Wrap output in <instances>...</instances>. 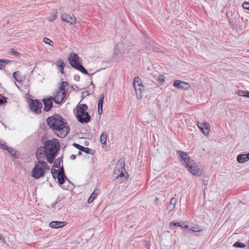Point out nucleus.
<instances>
[{"instance_id":"6e6552de","label":"nucleus","mask_w":249,"mask_h":249,"mask_svg":"<svg viewBox=\"0 0 249 249\" xmlns=\"http://www.w3.org/2000/svg\"><path fill=\"white\" fill-rule=\"evenodd\" d=\"M28 103L30 109L32 111L37 115L41 113L42 104L39 100L30 99Z\"/></svg>"},{"instance_id":"c85d7f7f","label":"nucleus","mask_w":249,"mask_h":249,"mask_svg":"<svg viewBox=\"0 0 249 249\" xmlns=\"http://www.w3.org/2000/svg\"><path fill=\"white\" fill-rule=\"evenodd\" d=\"M158 82L160 86H162L165 82L164 76L162 74H159L157 76V78H155Z\"/></svg>"},{"instance_id":"49530a36","label":"nucleus","mask_w":249,"mask_h":249,"mask_svg":"<svg viewBox=\"0 0 249 249\" xmlns=\"http://www.w3.org/2000/svg\"><path fill=\"white\" fill-rule=\"evenodd\" d=\"M242 6L244 9L249 10V2L245 1L242 4Z\"/></svg>"},{"instance_id":"3c124183","label":"nucleus","mask_w":249,"mask_h":249,"mask_svg":"<svg viewBox=\"0 0 249 249\" xmlns=\"http://www.w3.org/2000/svg\"><path fill=\"white\" fill-rule=\"evenodd\" d=\"M13 157L15 158L18 159V155L17 154V151H15L13 153V154H11Z\"/></svg>"},{"instance_id":"0e129e2a","label":"nucleus","mask_w":249,"mask_h":249,"mask_svg":"<svg viewBox=\"0 0 249 249\" xmlns=\"http://www.w3.org/2000/svg\"><path fill=\"white\" fill-rule=\"evenodd\" d=\"M66 180L68 181V182L69 183H71V182L69 180V179L68 178H67V179H66ZM71 184H72V186L73 185V184L72 183H71Z\"/></svg>"},{"instance_id":"8fccbe9b","label":"nucleus","mask_w":249,"mask_h":249,"mask_svg":"<svg viewBox=\"0 0 249 249\" xmlns=\"http://www.w3.org/2000/svg\"><path fill=\"white\" fill-rule=\"evenodd\" d=\"M87 93V95H89V92L88 91L82 92L81 93V98H82V99H84L85 97V93Z\"/></svg>"},{"instance_id":"aec40b11","label":"nucleus","mask_w":249,"mask_h":249,"mask_svg":"<svg viewBox=\"0 0 249 249\" xmlns=\"http://www.w3.org/2000/svg\"><path fill=\"white\" fill-rule=\"evenodd\" d=\"M56 65L57 68L60 69V72L62 74H64V68L66 65L64 61L62 59H59L56 62Z\"/></svg>"},{"instance_id":"423d86ee","label":"nucleus","mask_w":249,"mask_h":249,"mask_svg":"<svg viewBox=\"0 0 249 249\" xmlns=\"http://www.w3.org/2000/svg\"><path fill=\"white\" fill-rule=\"evenodd\" d=\"M125 170V160L122 158L120 159L117 162L114 170V175H117L115 177L116 179H119L120 178L121 180L124 181L127 179V178L124 173V171Z\"/></svg>"},{"instance_id":"4be33fe9","label":"nucleus","mask_w":249,"mask_h":249,"mask_svg":"<svg viewBox=\"0 0 249 249\" xmlns=\"http://www.w3.org/2000/svg\"><path fill=\"white\" fill-rule=\"evenodd\" d=\"M61 162L62 163V165L63 164V155L61 157H59L56 159H54L53 162L52 163H53L52 168L60 167Z\"/></svg>"},{"instance_id":"7ed1b4c3","label":"nucleus","mask_w":249,"mask_h":249,"mask_svg":"<svg viewBox=\"0 0 249 249\" xmlns=\"http://www.w3.org/2000/svg\"><path fill=\"white\" fill-rule=\"evenodd\" d=\"M75 117L77 121L81 124L88 123L91 119V116L87 110L88 106L86 104H78L76 107Z\"/></svg>"},{"instance_id":"58836bf2","label":"nucleus","mask_w":249,"mask_h":249,"mask_svg":"<svg viewBox=\"0 0 249 249\" xmlns=\"http://www.w3.org/2000/svg\"><path fill=\"white\" fill-rule=\"evenodd\" d=\"M44 42L46 44H48L51 46H53V41L50 39L49 38L47 37H44L43 39Z\"/></svg>"},{"instance_id":"2eb2a0df","label":"nucleus","mask_w":249,"mask_h":249,"mask_svg":"<svg viewBox=\"0 0 249 249\" xmlns=\"http://www.w3.org/2000/svg\"><path fill=\"white\" fill-rule=\"evenodd\" d=\"M134 87L137 98L141 99L142 98V92L144 90V86L143 85L142 82H141Z\"/></svg>"},{"instance_id":"a211bd4d","label":"nucleus","mask_w":249,"mask_h":249,"mask_svg":"<svg viewBox=\"0 0 249 249\" xmlns=\"http://www.w3.org/2000/svg\"><path fill=\"white\" fill-rule=\"evenodd\" d=\"M237 161L240 163H243L249 160V153L245 154L238 155L236 158Z\"/></svg>"},{"instance_id":"a19ab883","label":"nucleus","mask_w":249,"mask_h":249,"mask_svg":"<svg viewBox=\"0 0 249 249\" xmlns=\"http://www.w3.org/2000/svg\"><path fill=\"white\" fill-rule=\"evenodd\" d=\"M186 222L180 221V227L181 228L189 229V226L186 224Z\"/></svg>"},{"instance_id":"a18cd8bd","label":"nucleus","mask_w":249,"mask_h":249,"mask_svg":"<svg viewBox=\"0 0 249 249\" xmlns=\"http://www.w3.org/2000/svg\"><path fill=\"white\" fill-rule=\"evenodd\" d=\"M60 91L61 92V101H63L67 93V90H64Z\"/></svg>"},{"instance_id":"4d7b16f0","label":"nucleus","mask_w":249,"mask_h":249,"mask_svg":"<svg viewBox=\"0 0 249 249\" xmlns=\"http://www.w3.org/2000/svg\"><path fill=\"white\" fill-rule=\"evenodd\" d=\"M76 155L72 154L71 156L70 159L72 160H75L76 159Z\"/></svg>"},{"instance_id":"393cba45","label":"nucleus","mask_w":249,"mask_h":249,"mask_svg":"<svg viewBox=\"0 0 249 249\" xmlns=\"http://www.w3.org/2000/svg\"><path fill=\"white\" fill-rule=\"evenodd\" d=\"M13 78L18 82H21L22 80L21 78V73L19 71H16L13 73Z\"/></svg>"},{"instance_id":"ddd939ff","label":"nucleus","mask_w":249,"mask_h":249,"mask_svg":"<svg viewBox=\"0 0 249 249\" xmlns=\"http://www.w3.org/2000/svg\"><path fill=\"white\" fill-rule=\"evenodd\" d=\"M173 86L178 89L184 90H187L190 87L188 83L179 80H176L174 82Z\"/></svg>"},{"instance_id":"864d4df0","label":"nucleus","mask_w":249,"mask_h":249,"mask_svg":"<svg viewBox=\"0 0 249 249\" xmlns=\"http://www.w3.org/2000/svg\"><path fill=\"white\" fill-rule=\"evenodd\" d=\"M61 96V92L59 91H58L57 92L56 94V95L54 97L55 98V99H57L60 96Z\"/></svg>"},{"instance_id":"4c0bfd02","label":"nucleus","mask_w":249,"mask_h":249,"mask_svg":"<svg viewBox=\"0 0 249 249\" xmlns=\"http://www.w3.org/2000/svg\"><path fill=\"white\" fill-rule=\"evenodd\" d=\"M8 146H7L5 143V142H3L2 141H0V148L6 150L7 147Z\"/></svg>"},{"instance_id":"bf43d9fd","label":"nucleus","mask_w":249,"mask_h":249,"mask_svg":"<svg viewBox=\"0 0 249 249\" xmlns=\"http://www.w3.org/2000/svg\"><path fill=\"white\" fill-rule=\"evenodd\" d=\"M57 204V202H54L52 204L51 207H54Z\"/></svg>"},{"instance_id":"20e7f679","label":"nucleus","mask_w":249,"mask_h":249,"mask_svg":"<svg viewBox=\"0 0 249 249\" xmlns=\"http://www.w3.org/2000/svg\"><path fill=\"white\" fill-rule=\"evenodd\" d=\"M49 168L46 162L44 160H39L36 162L35 166L32 171V176L35 179H39L44 176L46 171Z\"/></svg>"},{"instance_id":"f8f14e48","label":"nucleus","mask_w":249,"mask_h":249,"mask_svg":"<svg viewBox=\"0 0 249 249\" xmlns=\"http://www.w3.org/2000/svg\"><path fill=\"white\" fill-rule=\"evenodd\" d=\"M197 125L205 135H208L209 134L210 125L207 122L203 123L197 122Z\"/></svg>"},{"instance_id":"603ef678","label":"nucleus","mask_w":249,"mask_h":249,"mask_svg":"<svg viewBox=\"0 0 249 249\" xmlns=\"http://www.w3.org/2000/svg\"><path fill=\"white\" fill-rule=\"evenodd\" d=\"M13 157L15 158L18 159V155L17 154V151H15L13 153V154H11Z\"/></svg>"},{"instance_id":"c756f323","label":"nucleus","mask_w":249,"mask_h":249,"mask_svg":"<svg viewBox=\"0 0 249 249\" xmlns=\"http://www.w3.org/2000/svg\"><path fill=\"white\" fill-rule=\"evenodd\" d=\"M236 94L240 96L246 97L249 98V91H243L241 90H238L236 92Z\"/></svg>"},{"instance_id":"412c9836","label":"nucleus","mask_w":249,"mask_h":249,"mask_svg":"<svg viewBox=\"0 0 249 249\" xmlns=\"http://www.w3.org/2000/svg\"><path fill=\"white\" fill-rule=\"evenodd\" d=\"M244 12L246 14L244 15V17H242L241 18V21H240L242 26H244V27H247L248 26V18L249 16L248 15V12L246 11H244Z\"/></svg>"},{"instance_id":"6e6d98bb","label":"nucleus","mask_w":249,"mask_h":249,"mask_svg":"<svg viewBox=\"0 0 249 249\" xmlns=\"http://www.w3.org/2000/svg\"><path fill=\"white\" fill-rule=\"evenodd\" d=\"M0 240L4 243H6V241H5L4 237L2 235V234L0 235Z\"/></svg>"},{"instance_id":"338daca9","label":"nucleus","mask_w":249,"mask_h":249,"mask_svg":"<svg viewBox=\"0 0 249 249\" xmlns=\"http://www.w3.org/2000/svg\"><path fill=\"white\" fill-rule=\"evenodd\" d=\"M228 20H229V23H230V24H231V22H231V20L230 19H228Z\"/></svg>"},{"instance_id":"f704fd0d","label":"nucleus","mask_w":249,"mask_h":249,"mask_svg":"<svg viewBox=\"0 0 249 249\" xmlns=\"http://www.w3.org/2000/svg\"><path fill=\"white\" fill-rule=\"evenodd\" d=\"M233 247L236 248H244L246 247V245L244 243H242L240 242L237 241L235 242L233 245Z\"/></svg>"},{"instance_id":"13d9d810","label":"nucleus","mask_w":249,"mask_h":249,"mask_svg":"<svg viewBox=\"0 0 249 249\" xmlns=\"http://www.w3.org/2000/svg\"><path fill=\"white\" fill-rule=\"evenodd\" d=\"M159 199L158 197H157L155 200V204L157 205L159 203Z\"/></svg>"},{"instance_id":"cd10ccee","label":"nucleus","mask_w":249,"mask_h":249,"mask_svg":"<svg viewBox=\"0 0 249 249\" xmlns=\"http://www.w3.org/2000/svg\"><path fill=\"white\" fill-rule=\"evenodd\" d=\"M98 195V193L96 192V191H94L90 195L88 200V203L90 204L93 202V201L97 197Z\"/></svg>"},{"instance_id":"f3484780","label":"nucleus","mask_w":249,"mask_h":249,"mask_svg":"<svg viewBox=\"0 0 249 249\" xmlns=\"http://www.w3.org/2000/svg\"><path fill=\"white\" fill-rule=\"evenodd\" d=\"M67 222L65 221H53L50 223L49 226L53 229H58L66 226Z\"/></svg>"},{"instance_id":"e433bc0d","label":"nucleus","mask_w":249,"mask_h":249,"mask_svg":"<svg viewBox=\"0 0 249 249\" xmlns=\"http://www.w3.org/2000/svg\"><path fill=\"white\" fill-rule=\"evenodd\" d=\"M68 85V83L67 81H63L60 83L59 86L60 91L66 90V87Z\"/></svg>"},{"instance_id":"37998d69","label":"nucleus","mask_w":249,"mask_h":249,"mask_svg":"<svg viewBox=\"0 0 249 249\" xmlns=\"http://www.w3.org/2000/svg\"><path fill=\"white\" fill-rule=\"evenodd\" d=\"M142 82L140 78L137 76L135 77L134 80H133V84L134 86L137 85L139 83Z\"/></svg>"},{"instance_id":"6ab92c4d","label":"nucleus","mask_w":249,"mask_h":249,"mask_svg":"<svg viewBox=\"0 0 249 249\" xmlns=\"http://www.w3.org/2000/svg\"><path fill=\"white\" fill-rule=\"evenodd\" d=\"M104 94H102L100 95L98 102V112L99 115H101L103 111V106L104 101Z\"/></svg>"},{"instance_id":"5701e85b","label":"nucleus","mask_w":249,"mask_h":249,"mask_svg":"<svg viewBox=\"0 0 249 249\" xmlns=\"http://www.w3.org/2000/svg\"><path fill=\"white\" fill-rule=\"evenodd\" d=\"M177 201V199L175 197L171 198L169 205L167 207V209L168 210L169 212H171L175 207V204Z\"/></svg>"},{"instance_id":"f03ea898","label":"nucleus","mask_w":249,"mask_h":249,"mask_svg":"<svg viewBox=\"0 0 249 249\" xmlns=\"http://www.w3.org/2000/svg\"><path fill=\"white\" fill-rule=\"evenodd\" d=\"M44 153L48 162L52 163L56 159L58 152L60 149V144L58 139L53 138L52 140L45 141Z\"/></svg>"},{"instance_id":"c03bdc74","label":"nucleus","mask_w":249,"mask_h":249,"mask_svg":"<svg viewBox=\"0 0 249 249\" xmlns=\"http://www.w3.org/2000/svg\"><path fill=\"white\" fill-rule=\"evenodd\" d=\"M120 50L119 49L117 45L115 46L114 49V54L118 55L120 53Z\"/></svg>"},{"instance_id":"9b49d317","label":"nucleus","mask_w":249,"mask_h":249,"mask_svg":"<svg viewBox=\"0 0 249 249\" xmlns=\"http://www.w3.org/2000/svg\"><path fill=\"white\" fill-rule=\"evenodd\" d=\"M188 171L193 175L199 177L202 174V170L195 164H190L187 168Z\"/></svg>"},{"instance_id":"9d476101","label":"nucleus","mask_w":249,"mask_h":249,"mask_svg":"<svg viewBox=\"0 0 249 249\" xmlns=\"http://www.w3.org/2000/svg\"><path fill=\"white\" fill-rule=\"evenodd\" d=\"M53 96H48L42 99V102L44 104L43 111H49L53 107Z\"/></svg>"},{"instance_id":"2f4dec72","label":"nucleus","mask_w":249,"mask_h":249,"mask_svg":"<svg viewBox=\"0 0 249 249\" xmlns=\"http://www.w3.org/2000/svg\"><path fill=\"white\" fill-rule=\"evenodd\" d=\"M107 135L105 133H102L100 136V142L102 144L104 145H107Z\"/></svg>"},{"instance_id":"ea45409f","label":"nucleus","mask_w":249,"mask_h":249,"mask_svg":"<svg viewBox=\"0 0 249 249\" xmlns=\"http://www.w3.org/2000/svg\"><path fill=\"white\" fill-rule=\"evenodd\" d=\"M72 146H74L75 148H77V149L81 151H82L83 149L84 148V146L80 145L78 143H76L75 142L73 143Z\"/></svg>"},{"instance_id":"39448f33","label":"nucleus","mask_w":249,"mask_h":249,"mask_svg":"<svg viewBox=\"0 0 249 249\" xmlns=\"http://www.w3.org/2000/svg\"><path fill=\"white\" fill-rule=\"evenodd\" d=\"M59 169H56L54 168H52L51 173L53 178L56 180L57 179V182L58 185L62 187L63 189H66L67 188L65 185L62 186L65 182L66 179H67V177L65 175V172L63 165L60 166V167L58 168Z\"/></svg>"},{"instance_id":"79ce46f5","label":"nucleus","mask_w":249,"mask_h":249,"mask_svg":"<svg viewBox=\"0 0 249 249\" xmlns=\"http://www.w3.org/2000/svg\"><path fill=\"white\" fill-rule=\"evenodd\" d=\"M169 225L171 227L173 226L180 227V222H176L175 221H172L170 223Z\"/></svg>"},{"instance_id":"dca6fc26","label":"nucleus","mask_w":249,"mask_h":249,"mask_svg":"<svg viewBox=\"0 0 249 249\" xmlns=\"http://www.w3.org/2000/svg\"><path fill=\"white\" fill-rule=\"evenodd\" d=\"M44 145H43V146H40L37 148L36 153V156L38 161L43 160L45 159V156L44 155Z\"/></svg>"},{"instance_id":"b1692460","label":"nucleus","mask_w":249,"mask_h":249,"mask_svg":"<svg viewBox=\"0 0 249 249\" xmlns=\"http://www.w3.org/2000/svg\"><path fill=\"white\" fill-rule=\"evenodd\" d=\"M75 70L80 71L81 72L84 74H87L90 76L94 74V73L92 74L89 73L88 71L83 66L82 63L80 65H78V67Z\"/></svg>"},{"instance_id":"69168bd1","label":"nucleus","mask_w":249,"mask_h":249,"mask_svg":"<svg viewBox=\"0 0 249 249\" xmlns=\"http://www.w3.org/2000/svg\"><path fill=\"white\" fill-rule=\"evenodd\" d=\"M90 85H92L93 86V88H94V85L93 84V83L92 81H91L90 82Z\"/></svg>"},{"instance_id":"72a5a7b5","label":"nucleus","mask_w":249,"mask_h":249,"mask_svg":"<svg viewBox=\"0 0 249 249\" xmlns=\"http://www.w3.org/2000/svg\"><path fill=\"white\" fill-rule=\"evenodd\" d=\"M82 151L86 154L93 155L95 150L89 147H84Z\"/></svg>"},{"instance_id":"473e14b6","label":"nucleus","mask_w":249,"mask_h":249,"mask_svg":"<svg viewBox=\"0 0 249 249\" xmlns=\"http://www.w3.org/2000/svg\"><path fill=\"white\" fill-rule=\"evenodd\" d=\"M188 230L194 232H201L203 230L200 227H199L197 225H196V226H192L191 227H189Z\"/></svg>"},{"instance_id":"de8ad7c7","label":"nucleus","mask_w":249,"mask_h":249,"mask_svg":"<svg viewBox=\"0 0 249 249\" xmlns=\"http://www.w3.org/2000/svg\"><path fill=\"white\" fill-rule=\"evenodd\" d=\"M6 151H7L10 154H13V153L15 151L14 148L9 146H8Z\"/></svg>"},{"instance_id":"7c9ffc66","label":"nucleus","mask_w":249,"mask_h":249,"mask_svg":"<svg viewBox=\"0 0 249 249\" xmlns=\"http://www.w3.org/2000/svg\"><path fill=\"white\" fill-rule=\"evenodd\" d=\"M11 62L10 60L0 59V70H2L5 67L6 64Z\"/></svg>"},{"instance_id":"052dcab7","label":"nucleus","mask_w":249,"mask_h":249,"mask_svg":"<svg viewBox=\"0 0 249 249\" xmlns=\"http://www.w3.org/2000/svg\"><path fill=\"white\" fill-rule=\"evenodd\" d=\"M46 139V137L44 135L42 137V139H41V142H43V141L45 140Z\"/></svg>"},{"instance_id":"e2e57ef3","label":"nucleus","mask_w":249,"mask_h":249,"mask_svg":"<svg viewBox=\"0 0 249 249\" xmlns=\"http://www.w3.org/2000/svg\"><path fill=\"white\" fill-rule=\"evenodd\" d=\"M60 200L59 199V197H58L56 199L55 202H57V203H58V202H60Z\"/></svg>"},{"instance_id":"1a4fd4ad","label":"nucleus","mask_w":249,"mask_h":249,"mask_svg":"<svg viewBox=\"0 0 249 249\" xmlns=\"http://www.w3.org/2000/svg\"><path fill=\"white\" fill-rule=\"evenodd\" d=\"M68 60L70 65L73 69H76L78 65L82 64V60L79 55L75 53H71L68 57Z\"/></svg>"},{"instance_id":"4468645a","label":"nucleus","mask_w":249,"mask_h":249,"mask_svg":"<svg viewBox=\"0 0 249 249\" xmlns=\"http://www.w3.org/2000/svg\"><path fill=\"white\" fill-rule=\"evenodd\" d=\"M61 17L63 21H65L67 23H70L71 25H73L76 23V19L73 15L71 16L67 14H62Z\"/></svg>"},{"instance_id":"bb28decb","label":"nucleus","mask_w":249,"mask_h":249,"mask_svg":"<svg viewBox=\"0 0 249 249\" xmlns=\"http://www.w3.org/2000/svg\"><path fill=\"white\" fill-rule=\"evenodd\" d=\"M57 12L56 10H53L48 17V20L50 21H53L57 18Z\"/></svg>"},{"instance_id":"f257e3e1","label":"nucleus","mask_w":249,"mask_h":249,"mask_svg":"<svg viewBox=\"0 0 249 249\" xmlns=\"http://www.w3.org/2000/svg\"><path fill=\"white\" fill-rule=\"evenodd\" d=\"M46 124L54 133L59 132L56 134L59 138H65L70 132V129L68 123L59 114H54L48 117L46 119Z\"/></svg>"},{"instance_id":"774afa93","label":"nucleus","mask_w":249,"mask_h":249,"mask_svg":"<svg viewBox=\"0 0 249 249\" xmlns=\"http://www.w3.org/2000/svg\"><path fill=\"white\" fill-rule=\"evenodd\" d=\"M106 146H107V145H104V144H103V145H102V147H103V148H106Z\"/></svg>"},{"instance_id":"c9c22d12","label":"nucleus","mask_w":249,"mask_h":249,"mask_svg":"<svg viewBox=\"0 0 249 249\" xmlns=\"http://www.w3.org/2000/svg\"><path fill=\"white\" fill-rule=\"evenodd\" d=\"M9 53L12 55H15L18 57L20 56V53L18 52L12 48L10 49Z\"/></svg>"},{"instance_id":"0eeeda50","label":"nucleus","mask_w":249,"mask_h":249,"mask_svg":"<svg viewBox=\"0 0 249 249\" xmlns=\"http://www.w3.org/2000/svg\"><path fill=\"white\" fill-rule=\"evenodd\" d=\"M177 154L178 155L179 161L186 168L191 164H195V161L191 159L188 153L178 150L177 151Z\"/></svg>"},{"instance_id":"a878e982","label":"nucleus","mask_w":249,"mask_h":249,"mask_svg":"<svg viewBox=\"0 0 249 249\" xmlns=\"http://www.w3.org/2000/svg\"><path fill=\"white\" fill-rule=\"evenodd\" d=\"M145 46L148 50H150L154 46V42L149 38H145Z\"/></svg>"},{"instance_id":"5fc2aeb1","label":"nucleus","mask_w":249,"mask_h":249,"mask_svg":"<svg viewBox=\"0 0 249 249\" xmlns=\"http://www.w3.org/2000/svg\"><path fill=\"white\" fill-rule=\"evenodd\" d=\"M74 79L75 81H78L80 80V76L78 75H74Z\"/></svg>"},{"instance_id":"680f3d73","label":"nucleus","mask_w":249,"mask_h":249,"mask_svg":"<svg viewBox=\"0 0 249 249\" xmlns=\"http://www.w3.org/2000/svg\"><path fill=\"white\" fill-rule=\"evenodd\" d=\"M82 151H80V150H79V152H78V153H77V155H78V156H81V155H82Z\"/></svg>"},{"instance_id":"09e8293b","label":"nucleus","mask_w":249,"mask_h":249,"mask_svg":"<svg viewBox=\"0 0 249 249\" xmlns=\"http://www.w3.org/2000/svg\"><path fill=\"white\" fill-rule=\"evenodd\" d=\"M54 100H53V102H54L55 104L59 105L61 103V102L63 101H61V99L60 100L59 99H55V97H53Z\"/></svg>"}]
</instances>
